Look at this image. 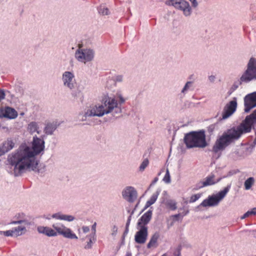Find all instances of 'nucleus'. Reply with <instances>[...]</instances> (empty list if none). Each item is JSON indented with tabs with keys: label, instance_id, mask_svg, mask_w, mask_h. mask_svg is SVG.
<instances>
[{
	"label": "nucleus",
	"instance_id": "obj_1",
	"mask_svg": "<svg viewBox=\"0 0 256 256\" xmlns=\"http://www.w3.org/2000/svg\"><path fill=\"white\" fill-rule=\"evenodd\" d=\"M44 136L40 138L35 136L32 138V148L23 144L16 150L10 154L6 161L7 172L15 177L21 176L26 172H38L39 162L36 156L44 150Z\"/></svg>",
	"mask_w": 256,
	"mask_h": 256
},
{
	"label": "nucleus",
	"instance_id": "obj_2",
	"mask_svg": "<svg viewBox=\"0 0 256 256\" xmlns=\"http://www.w3.org/2000/svg\"><path fill=\"white\" fill-rule=\"evenodd\" d=\"M256 125V109L247 116L240 125L224 132L216 140L212 151L214 154H220L227 146L238 140L243 134L250 132Z\"/></svg>",
	"mask_w": 256,
	"mask_h": 256
},
{
	"label": "nucleus",
	"instance_id": "obj_3",
	"mask_svg": "<svg viewBox=\"0 0 256 256\" xmlns=\"http://www.w3.org/2000/svg\"><path fill=\"white\" fill-rule=\"evenodd\" d=\"M122 112L120 106L118 105L117 100L114 98L105 96L102 99L101 104L90 106L84 112L79 114L78 118L80 120L85 121L88 117H100L106 114L112 113L114 116Z\"/></svg>",
	"mask_w": 256,
	"mask_h": 256
},
{
	"label": "nucleus",
	"instance_id": "obj_4",
	"mask_svg": "<svg viewBox=\"0 0 256 256\" xmlns=\"http://www.w3.org/2000/svg\"><path fill=\"white\" fill-rule=\"evenodd\" d=\"M184 142L188 148H204L207 146L204 131L191 132L185 134Z\"/></svg>",
	"mask_w": 256,
	"mask_h": 256
},
{
	"label": "nucleus",
	"instance_id": "obj_5",
	"mask_svg": "<svg viewBox=\"0 0 256 256\" xmlns=\"http://www.w3.org/2000/svg\"><path fill=\"white\" fill-rule=\"evenodd\" d=\"M231 187L230 184L228 185L223 190H220L216 194L209 196L208 198L204 200L198 206L199 208L201 206H218L220 202L226 196Z\"/></svg>",
	"mask_w": 256,
	"mask_h": 256
},
{
	"label": "nucleus",
	"instance_id": "obj_6",
	"mask_svg": "<svg viewBox=\"0 0 256 256\" xmlns=\"http://www.w3.org/2000/svg\"><path fill=\"white\" fill-rule=\"evenodd\" d=\"M241 82L248 84L252 81L256 80V59L251 58L247 65L246 68L242 74Z\"/></svg>",
	"mask_w": 256,
	"mask_h": 256
},
{
	"label": "nucleus",
	"instance_id": "obj_7",
	"mask_svg": "<svg viewBox=\"0 0 256 256\" xmlns=\"http://www.w3.org/2000/svg\"><path fill=\"white\" fill-rule=\"evenodd\" d=\"M94 56V52L90 48H78L75 52L74 56L79 62L86 64L92 61Z\"/></svg>",
	"mask_w": 256,
	"mask_h": 256
},
{
	"label": "nucleus",
	"instance_id": "obj_8",
	"mask_svg": "<svg viewBox=\"0 0 256 256\" xmlns=\"http://www.w3.org/2000/svg\"><path fill=\"white\" fill-rule=\"evenodd\" d=\"M166 4L182 10L186 16H190L192 14V8L190 4L184 0H167Z\"/></svg>",
	"mask_w": 256,
	"mask_h": 256
},
{
	"label": "nucleus",
	"instance_id": "obj_9",
	"mask_svg": "<svg viewBox=\"0 0 256 256\" xmlns=\"http://www.w3.org/2000/svg\"><path fill=\"white\" fill-rule=\"evenodd\" d=\"M62 80L64 86L70 90L74 89L76 85L75 76L72 71H65L62 75Z\"/></svg>",
	"mask_w": 256,
	"mask_h": 256
},
{
	"label": "nucleus",
	"instance_id": "obj_10",
	"mask_svg": "<svg viewBox=\"0 0 256 256\" xmlns=\"http://www.w3.org/2000/svg\"><path fill=\"white\" fill-rule=\"evenodd\" d=\"M52 227L54 230H56L57 234L62 235L64 238H68L78 239L77 236L72 232L70 228L66 227L60 223L53 224Z\"/></svg>",
	"mask_w": 256,
	"mask_h": 256
},
{
	"label": "nucleus",
	"instance_id": "obj_11",
	"mask_svg": "<svg viewBox=\"0 0 256 256\" xmlns=\"http://www.w3.org/2000/svg\"><path fill=\"white\" fill-rule=\"evenodd\" d=\"M237 108V99L233 98L232 100L228 102L224 108L222 117L220 120H224L230 117L236 110Z\"/></svg>",
	"mask_w": 256,
	"mask_h": 256
},
{
	"label": "nucleus",
	"instance_id": "obj_12",
	"mask_svg": "<svg viewBox=\"0 0 256 256\" xmlns=\"http://www.w3.org/2000/svg\"><path fill=\"white\" fill-rule=\"evenodd\" d=\"M222 178H219L216 179L214 174L211 173L205 178L204 180L200 181L196 184V188L198 190L206 186L214 185L218 182Z\"/></svg>",
	"mask_w": 256,
	"mask_h": 256
},
{
	"label": "nucleus",
	"instance_id": "obj_13",
	"mask_svg": "<svg viewBox=\"0 0 256 256\" xmlns=\"http://www.w3.org/2000/svg\"><path fill=\"white\" fill-rule=\"evenodd\" d=\"M244 111L246 113L256 107V92L248 94L244 98Z\"/></svg>",
	"mask_w": 256,
	"mask_h": 256
},
{
	"label": "nucleus",
	"instance_id": "obj_14",
	"mask_svg": "<svg viewBox=\"0 0 256 256\" xmlns=\"http://www.w3.org/2000/svg\"><path fill=\"white\" fill-rule=\"evenodd\" d=\"M138 230L134 236V240L138 244H143L146 242L148 236V229L147 226H144L138 227Z\"/></svg>",
	"mask_w": 256,
	"mask_h": 256
},
{
	"label": "nucleus",
	"instance_id": "obj_15",
	"mask_svg": "<svg viewBox=\"0 0 256 256\" xmlns=\"http://www.w3.org/2000/svg\"><path fill=\"white\" fill-rule=\"evenodd\" d=\"M122 196L126 200L133 202L137 197V192L132 186H127L122 192Z\"/></svg>",
	"mask_w": 256,
	"mask_h": 256
},
{
	"label": "nucleus",
	"instance_id": "obj_16",
	"mask_svg": "<svg viewBox=\"0 0 256 256\" xmlns=\"http://www.w3.org/2000/svg\"><path fill=\"white\" fill-rule=\"evenodd\" d=\"M17 116V112L12 108L6 106L0 109V118H6L8 119H14Z\"/></svg>",
	"mask_w": 256,
	"mask_h": 256
},
{
	"label": "nucleus",
	"instance_id": "obj_17",
	"mask_svg": "<svg viewBox=\"0 0 256 256\" xmlns=\"http://www.w3.org/2000/svg\"><path fill=\"white\" fill-rule=\"evenodd\" d=\"M152 216V210H149L144 213L138 220V226L141 227L146 225L150 222Z\"/></svg>",
	"mask_w": 256,
	"mask_h": 256
},
{
	"label": "nucleus",
	"instance_id": "obj_18",
	"mask_svg": "<svg viewBox=\"0 0 256 256\" xmlns=\"http://www.w3.org/2000/svg\"><path fill=\"white\" fill-rule=\"evenodd\" d=\"M38 232L48 236H57V232L53 229L48 226H40L37 228Z\"/></svg>",
	"mask_w": 256,
	"mask_h": 256
},
{
	"label": "nucleus",
	"instance_id": "obj_19",
	"mask_svg": "<svg viewBox=\"0 0 256 256\" xmlns=\"http://www.w3.org/2000/svg\"><path fill=\"white\" fill-rule=\"evenodd\" d=\"M40 126V122H32L28 124V130L32 134L36 132L38 134H40L42 130Z\"/></svg>",
	"mask_w": 256,
	"mask_h": 256
},
{
	"label": "nucleus",
	"instance_id": "obj_20",
	"mask_svg": "<svg viewBox=\"0 0 256 256\" xmlns=\"http://www.w3.org/2000/svg\"><path fill=\"white\" fill-rule=\"evenodd\" d=\"M58 126V125L56 122H48L46 124L44 131L46 135H52Z\"/></svg>",
	"mask_w": 256,
	"mask_h": 256
},
{
	"label": "nucleus",
	"instance_id": "obj_21",
	"mask_svg": "<svg viewBox=\"0 0 256 256\" xmlns=\"http://www.w3.org/2000/svg\"><path fill=\"white\" fill-rule=\"evenodd\" d=\"M160 234L158 232H154L151 236L149 242L147 244V248H156L158 246V240L160 238Z\"/></svg>",
	"mask_w": 256,
	"mask_h": 256
},
{
	"label": "nucleus",
	"instance_id": "obj_22",
	"mask_svg": "<svg viewBox=\"0 0 256 256\" xmlns=\"http://www.w3.org/2000/svg\"><path fill=\"white\" fill-rule=\"evenodd\" d=\"M0 145L5 152L6 153L14 148L15 143L11 138H8L6 140L2 143Z\"/></svg>",
	"mask_w": 256,
	"mask_h": 256
},
{
	"label": "nucleus",
	"instance_id": "obj_23",
	"mask_svg": "<svg viewBox=\"0 0 256 256\" xmlns=\"http://www.w3.org/2000/svg\"><path fill=\"white\" fill-rule=\"evenodd\" d=\"M160 190H156V192L154 193L152 196L150 197V199L148 200L146 202V204L144 206V210L148 208L149 206H150L151 205L154 204L156 201V200L158 197V195L160 194Z\"/></svg>",
	"mask_w": 256,
	"mask_h": 256
},
{
	"label": "nucleus",
	"instance_id": "obj_24",
	"mask_svg": "<svg viewBox=\"0 0 256 256\" xmlns=\"http://www.w3.org/2000/svg\"><path fill=\"white\" fill-rule=\"evenodd\" d=\"M13 235L14 236H18L22 234V231H26V228L24 226H18L12 228Z\"/></svg>",
	"mask_w": 256,
	"mask_h": 256
},
{
	"label": "nucleus",
	"instance_id": "obj_25",
	"mask_svg": "<svg viewBox=\"0 0 256 256\" xmlns=\"http://www.w3.org/2000/svg\"><path fill=\"white\" fill-rule=\"evenodd\" d=\"M98 13L102 16H108L110 14V12L108 8L104 4H101L98 8Z\"/></svg>",
	"mask_w": 256,
	"mask_h": 256
},
{
	"label": "nucleus",
	"instance_id": "obj_26",
	"mask_svg": "<svg viewBox=\"0 0 256 256\" xmlns=\"http://www.w3.org/2000/svg\"><path fill=\"white\" fill-rule=\"evenodd\" d=\"M254 183V178L253 177H250L246 180L244 183L245 189L250 190Z\"/></svg>",
	"mask_w": 256,
	"mask_h": 256
},
{
	"label": "nucleus",
	"instance_id": "obj_27",
	"mask_svg": "<svg viewBox=\"0 0 256 256\" xmlns=\"http://www.w3.org/2000/svg\"><path fill=\"white\" fill-rule=\"evenodd\" d=\"M192 82L189 81L187 82L184 88L181 90V94L183 95H185L188 90H190L192 87Z\"/></svg>",
	"mask_w": 256,
	"mask_h": 256
},
{
	"label": "nucleus",
	"instance_id": "obj_28",
	"mask_svg": "<svg viewBox=\"0 0 256 256\" xmlns=\"http://www.w3.org/2000/svg\"><path fill=\"white\" fill-rule=\"evenodd\" d=\"M15 217L18 219V220H24L26 222H22V224L28 226L30 224V222H28L26 215L24 213L17 214Z\"/></svg>",
	"mask_w": 256,
	"mask_h": 256
},
{
	"label": "nucleus",
	"instance_id": "obj_29",
	"mask_svg": "<svg viewBox=\"0 0 256 256\" xmlns=\"http://www.w3.org/2000/svg\"><path fill=\"white\" fill-rule=\"evenodd\" d=\"M166 205L172 210H175L176 209V203L174 200H170L166 201Z\"/></svg>",
	"mask_w": 256,
	"mask_h": 256
},
{
	"label": "nucleus",
	"instance_id": "obj_30",
	"mask_svg": "<svg viewBox=\"0 0 256 256\" xmlns=\"http://www.w3.org/2000/svg\"><path fill=\"white\" fill-rule=\"evenodd\" d=\"M88 237L89 238L88 242H87L86 245L85 246V248L86 249H89L92 248V244L95 242L96 238L95 237H92V235L90 234V236H88Z\"/></svg>",
	"mask_w": 256,
	"mask_h": 256
},
{
	"label": "nucleus",
	"instance_id": "obj_31",
	"mask_svg": "<svg viewBox=\"0 0 256 256\" xmlns=\"http://www.w3.org/2000/svg\"><path fill=\"white\" fill-rule=\"evenodd\" d=\"M149 164V161L148 158L144 160L142 164H140L139 170L141 172H143L145 168L148 166Z\"/></svg>",
	"mask_w": 256,
	"mask_h": 256
},
{
	"label": "nucleus",
	"instance_id": "obj_32",
	"mask_svg": "<svg viewBox=\"0 0 256 256\" xmlns=\"http://www.w3.org/2000/svg\"><path fill=\"white\" fill-rule=\"evenodd\" d=\"M244 84V82H241L240 80H240L238 82H236L234 83V84L231 86V89L232 92L235 91L238 86L241 85L242 84Z\"/></svg>",
	"mask_w": 256,
	"mask_h": 256
},
{
	"label": "nucleus",
	"instance_id": "obj_33",
	"mask_svg": "<svg viewBox=\"0 0 256 256\" xmlns=\"http://www.w3.org/2000/svg\"><path fill=\"white\" fill-rule=\"evenodd\" d=\"M163 180L166 184L170 182V176L168 168L166 170V173L163 178Z\"/></svg>",
	"mask_w": 256,
	"mask_h": 256
},
{
	"label": "nucleus",
	"instance_id": "obj_34",
	"mask_svg": "<svg viewBox=\"0 0 256 256\" xmlns=\"http://www.w3.org/2000/svg\"><path fill=\"white\" fill-rule=\"evenodd\" d=\"M74 219V217L72 215L63 214L62 220L70 222L73 221Z\"/></svg>",
	"mask_w": 256,
	"mask_h": 256
},
{
	"label": "nucleus",
	"instance_id": "obj_35",
	"mask_svg": "<svg viewBox=\"0 0 256 256\" xmlns=\"http://www.w3.org/2000/svg\"><path fill=\"white\" fill-rule=\"evenodd\" d=\"M201 196V194H196L194 195H192L190 196L189 202L190 203H192L195 202H196L197 200H198Z\"/></svg>",
	"mask_w": 256,
	"mask_h": 256
},
{
	"label": "nucleus",
	"instance_id": "obj_36",
	"mask_svg": "<svg viewBox=\"0 0 256 256\" xmlns=\"http://www.w3.org/2000/svg\"><path fill=\"white\" fill-rule=\"evenodd\" d=\"M63 214H64L61 212H57L52 214L51 217L56 220H62Z\"/></svg>",
	"mask_w": 256,
	"mask_h": 256
},
{
	"label": "nucleus",
	"instance_id": "obj_37",
	"mask_svg": "<svg viewBox=\"0 0 256 256\" xmlns=\"http://www.w3.org/2000/svg\"><path fill=\"white\" fill-rule=\"evenodd\" d=\"M114 78L116 82H121L123 81L124 77L122 75H116Z\"/></svg>",
	"mask_w": 256,
	"mask_h": 256
},
{
	"label": "nucleus",
	"instance_id": "obj_38",
	"mask_svg": "<svg viewBox=\"0 0 256 256\" xmlns=\"http://www.w3.org/2000/svg\"><path fill=\"white\" fill-rule=\"evenodd\" d=\"M96 222H94V224L92 226V232L90 234L92 235V237H95L96 236Z\"/></svg>",
	"mask_w": 256,
	"mask_h": 256
},
{
	"label": "nucleus",
	"instance_id": "obj_39",
	"mask_svg": "<svg viewBox=\"0 0 256 256\" xmlns=\"http://www.w3.org/2000/svg\"><path fill=\"white\" fill-rule=\"evenodd\" d=\"M13 231L12 230L4 231V235L6 236H14L13 235Z\"/></svg>",
	"mask_w": 256,
	"mask_h": 256
},
{
	"label": "nucleus",
	"instance_id": "obj_40",
	"mask_svg": "<svg viewBox=\"0 0 256 256\" xmlns=\"http://www.w3.org/2000/svg\"><path fill=\"white\" fill-rule=\"evenodd\" d=\"M118 232V228L116 226H114L112 228V236H115L116 235Z\"/></svg>",
	"mask_w": 256,
	"mask_h": 256
},
{
	"label": "nucleus",
	"instance_id": "obj_41",
	"mask_svg": "<svg viewBox=\"0 0 256 256\" xmlns=\"http://www.w3.org/2000/svg\"><path fill=\"white\" fill-rule=\"evenodd\" d=\"M22 222H26L24 220H13L10 222L11 224H22Z\"/></svg>",
	"mask_w": 256,
	"mask_h": 256
},
{
	"label": "nucleus",
	"instance_id": "obj_42",
	"mask_svg": "<svg viewBox=\"0 0 256 256\" xmlns=\"http://www.w3.org/2000/svg\"><path fill=\"white\" fill-rule=\"evenodd\" d=\"M251 216H252L251 213V212L250 210H248L247 212H246L242 216H241L240 219L243 220Z\"/></svg>",
	"mask_w": 256,
	"mask_h": 256
},
{
	"label": "nucleus",
	"instance_id": "obj_43",
	"mask_svg": "<svg viewBox=\"0 0 256 256\" xmlns=\"http://www.w3.org/2000/svg\"><path fill=\"white\" fill-rule=\"evenodd\" d=\"M134 210H132L131 212L130 216H128L127 222H126V227H129V226H130V220L132 219V216L134 214Z\"/></svg>",
	"mask_w": 256,
	"mask_h": 256
},
{
	"label": "nucleus",
	"instance_id": "obj_44",
	"mask_svg": "<svg viewBox=\"0 0 256 256\" xmlns=\"http://www.w3.org/2000/svg\"><path fill=\"white\" fill-rule=\"evenodd\" d=\"M6 94L4 90L0 89V102L4 98Z\"/></svg>",
	"mask_w": 256,
	"mask_h": 256
},
{
	"label": "nucleus",
	"instance_id": "obj_45",
	"mask_svg": "<svg viewBox=\"0 0 256 256\" xmlns=\"http://www.w3.org/2000/svg\"><path fill=\"white\" fill-rule=\"evenodd\" d=\"M118 97L119 98L120 100V104L124 103L125 102V100L124 98L120 94H117Z\"/></svg>",
	"mask_w": 256,
	"mask_h": 256
},
{
	"label": "nucleus",
	"instance_id": "obj_46",
	"mask_svg": "<svg viewBox=\"0 0 256 256\" xmlns=\"http://www.w3.org/2000/svg\"><path fill=\"white\" fill-rule=\"evenodd\" d=\"M192 4V6L194 8H196L198 6V3L196 0H189Z\"/></svg>",
	"mask_w": 256,
	"mask_h": 256
},
{
	"label": "nucleus",
	"instance_id": "obj_47",
	"mask_svg": "<svg viewBox=\"0 0 256 256\" xmlns=\"http://www.w3.org/2000/svg\"><path fill=\"white\" fill-rule=\"evenodd\" d=\"M82 230L84 233H86L89 232L90 228L88 226H84L82 227Z\"/></svg>",
	"mask_w": 256,
	"mask_h": 256
},
{
	"label": "nucleus",
	"instance_id": "obj_48",
	"mask_svg": "<svg viewBox=\"0 0 256 256\" xmlns=\"http://www.w3.org/2000/svg\"><path fill=\"white\" fill-rule=\"evenodd\" d=\"M216 80V77L214 76H213V75H211L210 76H208V80L212 82H214Z\"/></svg>",
	"mask_w": 256,
	"mask_h": 256
},
{
	"label": "nucleus",
	"instance_id": "obj_49",
	"mask_svg": "<svg viewBox=\"0 0 256 256\" xmlns=\"http://www.w3.org/2000/svg\"><path fill=\"white\" fill-rule=\"evenodd\" d=\"M6 152L0 144V156H2V155L4 154Z\"/></svg>",
	"mask_w": 256,
	"mask_h": 256
},
{
	"label": "nucleus",
	"instance_id": "obj_50",
	"mask_svg": "<svg viewBox=\"0 0 256 256\" xmlns=\"http://www.w3.org/2000/svg\"><path fill=\"white\" fill-rule=\"evenodd\" d=\"M256 144V140L254 142V144L251 146H250L248 148H247V149L248 150L249 148L250 149V152H251L252 151V149L254 148V147Z\"/></svg>",
	"mask_w": 256,
	"mask_h": 256
},
{
	"label": "nucleus",
	"instance_id": "obj_51",
	"mask_svg": "<svg viewBox=\"0 0 256 256\" xmlns=\"http://www.w3.org/2000/svg\"><path fill=\"white\" fill-rule=\"evenodd\" d=\"M158 178H155L153 181L151 183L150 186L154 185L158 181Z\"/></svg>",
	"mask_w": 256,
	"mask_h": 256
},
{
	"label": "nucleus",
	"instance_id": "obj_52",
	"mask_svg": "<svg viewBox=\"0 0 256 256\" xmlns=\"http://www.w3.org/2000/svg\"><path fill=\"white\" fill-rule=\"evenodd\" d=\"M252 215H256V208H254L250 210Z\"/></svg>",
	"mask_w": 256,
	"mask_h": 256
},
{
	"label": "nucleus",
	"instance_id": "obj_53",
	"mask_svg": "<svg viewBox=\"0 0 256 256\" xmlns=\"http://www.w3.org/2000/svg\"><path fill=\"white\" fill-rule=\"evenodd\" d=\"M128 228L129 227H126V228H125L124 232V236H126L128 234V230H129Z\"/></svg>",
	"mask_w": 256,
	"mask_h": 256
},
{
	"label": "nucleus",
	"instance_id": "obj_54",
	"mask_svg": "<svg viewBox=\"0 0 256 256\" xmlns=\"http://www.w3.org/2000/svg\"><path fill=\"white\" fill-rule=\"evenodd\" d=\"M234 92H232V89L231 88L230 89L228 92V95H230Z\"/></svg>",
	"mask_w": 256,
	"mask_h": 256
},
{
	"label": "nucleus",
	"instance_id": "obj_55",
	"mask_svg": "<svg viewBox=\"0 0 256 256\" xmlns=\"http://www.w3.org/2000/svg\"><path fill=\"white\" fill-rule=\"evenodd\" d=\"M180 216V214H176L174 215V218H178Z\"/></svg>",
	"mask_w": 256,
	"mask_h": 256
},
{
	"label": "nucleus",
	"instance_id": "obj_56",
	"mask_svg": "<svg viewBox=\"0 0 256 256\" xmlns=\"http://www.w3.org/2000/svg\"><path fill=\"white\" fill-rule=\"evenodd\" d=\"M4 231H1V230H0V235H2V234L4 235Z\"/></svg>",
	"mask_w": 256,
	"mask_h": 256
},
{
	"label": "nucleus",
	"instance_id": "obj_57",
	"mask_svg": "<svg viewBox=\"0 0 256 256\" xmlns=\"http://www.w3.org/2000/svg\"><path fill=\"white\" fill-rule=\"evenodd\" d=\"M51 218H52L51 217V216H48V217L46 218V219H48V220H50Z\"/></svg>",
	"mask_w": 256,
	"mask_h": 256
},
{
	"label": "nucleus",
	"instance_id": "obj_58",
	"mask_svg": "<svg viewBox=\"0 0 256 256\" xmlns=\"http://www.w3.org/2000/svg\"><path fill=\"white\" fill-rule=\"evenodd\" d=\"M189 212V211L188 210L186 212L184 213V215L187 214Z\"/></svg>",
	"mask_w": 256,
	"mask_h": 256
},
{
	"label": "nucleus",
	"instance_id": "obj_59",
	"mask_svg": "<svg viewBox=\"0 0 256 256\" xmlns=\"http://www.w3.org/2000/svg\"><path fill=\"white\" fill-rule=\"evenodd\" d=\"M126 256H131V254H128Z\"/></svg>",
	"mask_w": 256,
	"mask_h": 256
},
{
	"label": "nucleus",
	"instance_id": "obj_60",
	"mask_svg": "<svg viewBox=\"0 0 256 256\" xmlns=\"http://www.w3.org/2000/svg\"><path fill=\"white\" fill-rule=\"evenodd\" d=\"M162 256H166V254H164Z\"/></svg>",
	"mask_w": 256,
	"mask_h": 256
},
{
	"label": "nucleus",
	"instance_id": "obj_61",
	"mask_svg": "<svg viewBox=\"0 0 256 256\" xmlns=\"http://www.w3.org/2000/svg\"><path fill=\"white\" fill-rule=\"evenodd\" d=\"M178 256H180V254H178Z\"/></svg>",
	"mask_w": 256,
	"mask_h": 256
}]
</instances>
